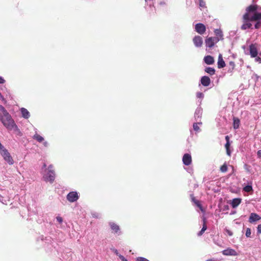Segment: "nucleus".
<instances>
[{"mask_svg": "<svg viewBox=\"0 0 261 261\" xmlns=\"http://www.w3.org/2000/svg\"><path fill=\"white\" fill-rule=\"evenodd\" d=\"M43 166L44 168H45L46 167V165L45 164H44Z\"/></svg>", "mask_w": 261, "mask_h": 261, "instance_id": "obj_48", "label": "nucleus"}, {"mask_svg": "<svg viewBox=\"0 0 261 261\" xmlns=\"http://www.w3.org/2000/svg\"><path fill=\"white\" fill-rule=\"evenodd\" d=\"M225 140L226 141V142H229V137L228 136H226Z\"/></svg>", "mask_w": 261, "mask_h": 261, "instance_id": "obj_42", "label": "nucleus"}, {"mask_svg": "<svg viewBox=\"0 0 261 261\" xmlns=\"http://www.w3.org/2000/svg\"><path fill=\"white\" fill-rule=\"evenodd\" d=\"M257 232L261 233V224L258 225L257 226Z\"/></svg>", "mask_w": 261, "mask_h": 261, "instance_id": "obj_37", "label": "nucleus"}, {"mask_svg": "<svg viewBox=\"0 0 261 261\" xmlns=\"http://www.w3.org/2000/svg\"><path fill=\"white\" fill-rule=\"evenodd\" d=\"M230 145V144L229 142H226V143L225 145V147L226 150V153L227 155H228L229 156H230L231 154V152L229 149Z\"/></svg>", "mask_w": 261, "mask_h": 261, "instance_id": "obj_24", "label": "nucleus"}, {"mask_svg": "<svg viewBox=\"0 0 261 261\" xmlns=\"http://www.w3.org/2000/svg\"><path fill=\"white\" fill-rule=\"evenodd\" d=\"M5 82V80L1 76H0V84H4Z\"/></svg>", "mask_w": 261, "mask_h": 261, "instance_id": "obj_40", "label": "nucleus"}, {"mask_svg": "<svg viewBox=\"0 0 261 261\" xmlns=\"http://www.w3.org/2000/svg\"><path fill=\"white\" fill-rule=\"evenodd\" d=\"M0 99L4 101H6L5 99L3 97V96L2 95L1 96H0Z\"/></svg>", "mask_w": 261, "mask_h": 261, "instance_id": "obj_44", "label": "nucleus"}, {"mask_svg": "<svg viewBox=\"0 0 261 261\" xmlns=\"http://www.w3.org/2000/svg\"><path fill=\"white\" fill-rule=\"evenodd\" d=\"M206 261H216V260L214 258H210L206 260Z\"/></svg>", "mask_w": 261, "mask_h": 261, "instance_id": "obj_46", "label": "nucleus"}, {"mask_svg": "<svg viewBox=\"0 0 261 261\" xmlns=\"http://www.w3.org/2000/svg\"><path fill=\"white\" fill-rule=\"evenodd\" d=\"M222 254L226 256H237L238 254L235 250L229 248L222 251Z\"/></svg>", "mask_w": 261, "mask_h": 261, "instance_id": "obj_10", "label": "nucleus"}, {"mask_svg": "<svg viewBox=\"0 0 261 261\" xmlns=\"http://www.w3.org/2000/svg\"><path fill=\"white\" fill-rule=\"evenodd\" d=\"M219 42V39L214 37H207L205 40V43L206 47L208 48L213 47L216 43Z\"/></svg>", "mask_w": 261, "mask_h": 261, "instance_id": "obj_5", "label": "nucleus"}, {"mask_svg": "<svg viewBox=\"0 0 261 261\" xmlns=\"http://www.w3.org/2000/svg\"><path fill=\"white\" fill-rule=\"evenodd\" d=\"M225 66V63L222 58V56L221 54L218 57V67L219 68H222Z\"/></svg>", "mask_w": 261, "mask_h": 261, "instance_id": "obj_15", "label": "nucleus"}, {"mask_svg": "<svg viewBox=\"0 0 261 261\" xmlns=\"http://www.w3.org/2000/svg\"><path fill=\"white\" fill-rule=\"evenodd\" d=\"M201 84L205 87H207L210 85L211 83V80L209 77L207 76H203L201 77Z\"/></svg>", "mask_w": 261, "mask_h": 261, "instance_id": "obj_12", "label": "nucleus"}, {"mask_svg": "<svg viewBox=\"0 0 261 261\" xmlns=\"http://www.w3.org/2000/svg\"><path fill=\"white\" fill-rule=\"evenodd\" d=\"M56 219H57V221L59 222L60 223H62L63 219L62 218V217H61L60 216H58V217H57Z\"/></svg>", "mask_w": 261, "mask_h": 261, "instance_id": "obj_33", "label": "nucleus"}, {"mask_svg": "<svg viewBox=\"0 0 261 261\" xmlns=\"http://www.w3.org/2000/svg\"><path fill=\"white\" fill-rule=\"evenodd\" d=\"M195 31L199 34L202 35L206 31V27L203 23H198L195 25Z\"/></svg>", "mask_w": 261, "mask_h": 261, "instance_id": "obj_8", "label": "nucleus"}, {"mask_svg": "<svg viewBox=\"0 0 261 261\" xmlns=\"http://www.w3.org/2000/svg\"><path fill=\"white\" fill-rule=\"evenodd\" d=\"M230 64L232 66H234V64L233 62H230Z\"/></svg>", "mask_w": 261, "mask_h": 261, "instance_id": "obj_47", "label": "nucleus"}, {"mask_svg": "<svg viewBox=\"0 0 261 261\" xmlns=\"http://www.w3.org/2000/svg\"><path fill=\"white\" fill-rule=\"evenodd\" d=\"M110 226L112 230H113L115 233H117L120 230L119 226L114 222L110 223Z\"/></svg>", "mask_w": 261, "mask_h": 261, "instance_id": "obj_18", "label": "nucleus"}, {"mask_svg": "<svg viewBox=\"0 0 261 261\" xmlns=\"http://www.w3.org/2000/svg\"><path fill=\"white\" fill-rule=\"evenodd\" d=\"M227 166L226 164H224L222 166L220 167V171L222 172H226L227 171Z\"/></svg>", "mask_w": 261, "mask_h": 261, "instance_id": "obj_27", "label": "nucleus"}, {"mask_svg": "<svg viewBox=\"0 0 261 261\" xmlns=\"http://www.w3.org/2000/svg\"><path fill=\"white\" fill-rule=\"evenodd\" d=\"M261 219L260 217L256 213H251L249 218V222L252 223Z\"/></svg>", "mask_w": 261, "mask_h": 261, "instance_id": "obj_13", "label": "nucleus"}, {"mask_svg": "<svg viewBox=\"0 0 261 261\" xmlns=\"http://www.w3.org/2000/svg\"><path fill=\"white\" fill-rule=\"evenodd\" d=\"M243 190L246 192L253 191L252 187L251 185H247L243 188Z\"/></svg>", "mask_w": 261, "mask_h": 261, "instance_id": "obj_25", "label": "nucleus"}, {"mask_svg": "<svg viewBox=\"0 0 261 261\" xmlns=\"http://www.w3.org/2000/svg\"><path fill=\"white\" fill-rule=\"evenodd\" d=\"M204 231H204L203 230H202V229H201V230L198 232V236H202V235L203 234V233L204 232Z\"/></svg>", "mask_w": 261, "mask_h": 261, "instance_id": "obj_38", "label": "nucleus"}, {"mask_svg": "<svg viewBox=\"0 0 261 261\" xmlns=\"http://www.w3.org/2000/svg\"><path fill=\"white\" fill-rule=\"evenodd\" d=\"M33 138L39 142H42L44 140V138L42 136L37 134H36L35 135H34Z\"/></svg>", "mask_w": 261, "mask_h": 261, "instance_id": "obj_23", "label": "nucleus"}, {"mask_svg": "<svg viewBox=\"0 0 261 261\" xmlns=\"http://www.w3.org/2000/svg\"><path fill=\"white\" fill-rule=\"evenodd\" d=\"M79 198L78 194L75 191L70 192L67 195V199L70 202H74L77 201Z\"/></svg>", "mask_w": 261, "mask_h": 261, "instance_id": "obj_6", "label": "nucleus"}, {"mask_svg": "<svg viewBox=\"0 0 261 261\" xmlns=\"http://www.w3.org/2000/svg\"><path fill=\"white\" fill-rule=\"evenodd\" d=\"M114 253H115L117 255H118V256H119V253H118V252L117 250L115 249V250H114Z\"/></svg>", "mask_w": 261, "mask_h": 261, "instance_id": "obj_45", "label": "nucleus"}, {"mask_svg": "<svg viewBox=\"0 0 261 261\" xmlns=\"http://www.w3.org/2000/svg\"><path fill=\"white\" fill-rule=\"evenodd\" d=\"M136 261H149L146 258L143 257H138L136 258Z\"/></svg>", "mask_w": 261, "mask_h": 261, "instance_id": "obj_31", "label": "nucleus"}, {"mask_svg": "<svg viewBox=\"0 0 261 261\" xmlns=\"http://www.w3.org/2000/svg\"><path fill=\"white\" fill-rule=\"evenodd\" d=\"M204 62L207 65H212L214 63V59L211 56H206L204 58Z\"/></svg>", "mask_w": 261, "mask_h": 261, "instance_id": "obj_14", "label": "nucleus"}, {"mask_svg": "<svg viewBox=\"0 0 261 261\" xmlns=\"http://www.w3.org/2000/svg\"><path fill=\"white\" fill-rule=\"evenodd\" d=\"M183 164L186 166L190 165L192 163L191 155L189 153H186L182 157Z\"/></svg>", "mask_w": 261, "mask_h": 261, "instance_id": "obj_11", "label": "nucleus"}, {"mask_svg": "<svg viewBox=\"0 0 261 261\" xmlns=\"http://www.w3.org/2000/svg\"><path fill=\"white\" fill-rule=\"evenodd\" d=\"M242 199L240 198H234L232 199L231 205L232 208L237 207L241 202Z\"/></svg>", "mask_w": 261, "mask_h": 261, "instance_id": "obj_16", "label": "nucleus"}, {"mask_svg": "<svg viewBox=\"0 0 261 261\" xmlns=\"http://www.w3.org/2000/svg\"><path fill=\"white\" fill-rule=\"evenodd\" d=\"M4 159L9 164L13 165L14 164V160L10 155V153L8 152V150H4L3 152H2L1 154Z\"/></svg>", "mask_w": 261, "mask_h": 261, "instance_id": "obj_4", "label": "nucleus"}, {"mask_svg": "<svg viewBox=\"0 0 261 261\" xmlns=\"http://www.w3.org/2000/svg\"><path fill=\"white\" fill-rule=\"evenodd\" d=\"M206 229H207V226H206V221H205V220L204 219L202 229L204 231H205L206 230Z\"/></svg>", "mask_w": 261, "mask_h": 261, "instance_id": "obj_32", "label": "nucleus"}, {"mask_svg": "<svg viewBox=\"0 0 261 261\" xmlns=\"http://www.w3.org/2000/svg\"><path fill=\"white\" fill-rule=\"evenodd\" d=\"M261 19H258L257 20H253V21H255L256 23L254 25V28L255 29H258L260 28L261 27V22H260V20Z\"/></svg>", "mask_w": 261, "mask_h": 261, "instance_id": "obj_26", "label": "nucleus"}, {"mask_svg": "<svg viewBox=\"0 0 261 261\" xmlns=\"http://www.w3.org/2000/svg\"><path fill=\"white\" fill-rule=\"evenodd\" d=\"M193 42L197 47H200L203 44L202 38L200 36H196L193 39Z\"/></svg>", "mask_w": 261, "mask_h": 261, "instance_id": "obj_9", "label": "nucleus"}, {"mask_svg": "<svg viewBox=\"0 0 261 261\" xmlns=\"http://www.w3.org/2000/svg\"><path fill=\"white\" fill-rule=\"evenodd\" d=\"M204 70L206 73H208L211 75H214L215 73V70L214 68L208 67H206Z\"/></svg>", "mask_w": 261, "mask_h": 261, "instance_id": "obj_22", "label": "nucleus"}, {"mask_svg": "<svg viewBox=\"0 0 261 261\" xmlns=\"http://www.w3.org/2000/svg\"><path fill=\"white\" fill-rule=\"evenodd\" d=\"M119 257L122 261H127V260L122 255H119Z\"/></svg>", "mask_w": 261, "mask_h": 261, "instance_id": "obj_36", "label": "nucleus"}, {"mask_svg": "<svg viewBox=\"0 0 261 261\" xmlns=\"http://www.w3.org/2000/svg\"><path fill=\"white\" fill-rule=\"evenodd\" d=\"M257 155L258 157L261 158V150L257 151Z\"/></svg>", "mask_w": 261, "mask_h": 261, "instance_id": "obj_43", "label": "nucleus"}, {"mask_svg": "<svg viewBox=\"0 0 261 261\" xmlns=\"http://www.w3.org/2000/svg\"><path fill=\"white\" fill-rule=\"evenodd\" d=\"M259 7L257 5H250L246 8V12L242 17L243 23L241 27V30L252 29V24L251 22L261 19V12L257 11Z\"/></svg>", "mask_w": 261, "mask_h": 261, "instance_id": "obj_1", "label": "nucleus"}, {"mask_svg": "<svg viewBox=\"0 0 261 261\" xmlns=\"http://www.w3.org/2000/svg\"><path fill=\"white\" fill-rule=\"evenodd\" d=\"M214 33H215V35L216 36V37H214L215 38H217L219 39V41L220 40H223V33H222V31L220 29H216L214 31Z\"/></svg>", "mask_w": 261, "mask_h": 261, "instance_id": "obj_17", "label": "nucleus"}, {"mask_svg": "<svg viewBox=\"0 0 261 261\" xmlns=\"http://www.w3.org/2000/svg\"><path fill=\"white\" fill-rule=\"evenodd\" d=\"M192 201L199 208H201L202 206L200 202L196 199L193 195H191Z\"/></svg>", "mask_w": 261, "mask_h": 261, "instance_id": "obj_21", "label": "nucleus"}, {"mask_svg": "<svg viewBox=\"0 0 261 261\" xmlns=\"http://www.w3.org/2000/svg\"><path fill=\"white\" fill-rule=\"evenodd\" d=\"M44 144H45V145H46V144H47V143H46V142H45V143H44Z\"/></svg>", "mask_w": 261, "mask_h": 261, "instance_id": "obj_49", "label": "nucleus"}, {"mask_svg": "<svg viewBox=\"0 0 261 261\" xmlns=\"http://www.w3.org/2000/svg\"><path fill=\"white\" fill-rule=\"evenodd\" d=\"M45 173L43 176V178L46 181H49L52 183L55 178V172L54 169V166L50 165L47 169L45 171Z\"/></svg>", "mask_w": 261, "mask_h": 261, "instance_id": "obj_3", "label": "nucleus"}, {"mask_svg": "<svg viewBox=\"0 0 261 261\" xmlns=\"http://www.w3.org/2000/svg\"><path fill=\"white\" fill-rule=\"evenodd\" d=\"M251 231L250 228H247L246 229V234H245L247 238H249L251 237Z\"/></svg>", "mask_w": 261, "mask_h": 261, "instance_id": "obj_29", "label": "nucleus"}, {"mask_svg": "<svg viewBox=\"0 0 261 261\" xmlns=\"http://www.w3.org/2000/svg\"><path fill=\"white\" fill-rule=\"evenodd\" d=\"M199 6L201 8H206L205 2L203 0H199Z\"/></svg>", "mask_w": 261, "mask_h": 261, "instance_id": "obj_28", "label": "nucleus"}, {"mask_svg": "<svg viewBox=\"0 0 261 261\" xmlns=\"http://www.w3.org/2000/svg\"><path fill=\"white\" fill-rule=\"evenodd\" d=\"M255 61L256 62H258L259 63H260L261 62V58L259 57H255Z\"/></svg>", "mask_w": 261, "mask_h": 261, "instance_id": "obj_39", "label": "nucleus"}, {"mask_svg": "<svg viewBox=\"0 0 261 261\" xmlns=\"http://www.w3.org/2000/svg\"><path fill=\"white\" fill-rule=\"evenodd\" d=\"M249 52L252 58H255L258 55V50L255 44H251L249 45Z\"/></svg>", "mask_w": 261, "mask_h": 261, "instance_id": "obj_7", "label": "nucleus"}, {"mask_svg": "<svg viewBox=\"0 0 261 261\" xmlns=\"http://www.w3.org/2000/svg\"><path fill=\"white\" fill-rule=\"evenodd\" d=\"M0 120L3 125L8 129H17V126L11 115L3 106H0Z\"/></svg>", "mask_w": 261, "mask_h": 261, "instance_id": "obj_2", "label": "nucleus"}, {"mask_svg": "<svg viewBox=\"0 0 261 261\" xmlns=\"http://www.w3.org/2000/svg\"><path fill=\"white\" fill-rule=\"evenodd\" d=\"M21 112L23 117L24 118H28L30 117V113L26 109L23 108H21Z\"/></svg>", "mask_w": 261, "mask_h": 261, "instance_id": "obj_20", "label": "nucleus"}, {"mask_svg": "<svg viewBox=\"0 0 261 261\" xmlns=\"http://www.w3.org/2000/svg\"><path fill=\"white\" fill-rule=\"evenodd\" d=\"M197 96L199 98H200L203 96V94L201 92H198L197 93Z\"/></svg>", "mask_w": 261, "mask_h": 261, "instance_id": "obj_41", "label": "nucleus"}, {"mask_svg": "<svg viewBox=\"0 0 261 261\" xmlns=\"http://www.w3.org/2000/svg\"><path fill=\"white\" fill-rule=\"evenodd\" d=\"M233 127L234 129H238L239 127L240 124V121L239 118L234 117L233 119Z\"/></svg>", "mask_w": 261, "mask_h": 261, "instance_id": "obj_19", "label": "nucleus"}, {"mask_svg": "<svg viewBox=\"0 0 261 261\" xmlns=\"http://www.w3.org/2000/svg\"><path fill=\"white\" fill-rule=\"evenodd\" d=\"M225 231L229 236H231L233 235V233L231 230L226 229Z\"/></svg>", "mask_w": 261, "mask_h": 261, "instance_id": "obj_35", "label": "nucleus"}, {"mask_svg": "<svg viewBox=\"0 0 261 261\" xmlns=\"http://www.w3.org/2000/svg\"><path fill=\"white\" fill-rule=\"evenodd\" d=\"M193 129L196 132H198L200 130V128L198 125V123H194L193 124Z\"/></svg>", "mask_w": 261, "mask_h": 261, "instance_id": "obj_30", "label": "nucleus"}, {"mask_svg": "<svg viewBox=\"0 0 261 261\" xmlns=\"http://www.w3.org/2000/svg\"><path fill=\"white\" fill-rule=\"evenodd\" d=\"M7 150L4 146L0 143V153L1 154L2 152H3V150Z\"/></svg>", "mask_w": 261, "mask_h": 261, "instance_id": "obj_34", "label": "nucleus"}]
</instances>
